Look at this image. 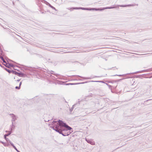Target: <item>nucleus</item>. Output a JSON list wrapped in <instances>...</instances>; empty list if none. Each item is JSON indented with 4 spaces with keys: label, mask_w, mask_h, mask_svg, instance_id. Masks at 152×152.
Returning <instances> with one entry per match:
<instances>
[{
    "label": "nucleus",
    "mask_w": 152,
    "mask_h": 152,
    "mask_svg": "<svg viewBox=\"0 0 152 152\" xmlns=\"http://www.w3.org/2000/svg\"><path fill=\"white\" fill-rule=\"evenodd\" d=\"M57 122H58V126L60 127V128L64 129L66 128L69 130H71L72 129V128L67 125L66 123H64L63 121L59 120L57 121H53L52 122V124L53 125L54 123H57Z\"/></svg>",
    "instance_id": "1"
},
{
    "label": "nucleus",
    "mask_w": 152,
    "mask_h": 152,
    "mask_svg": "<svg viewBox=\"0 0 152 152\" xmlns=\"http://www.w3.org/2000/svg\"><path fill=\"white\" fill-rule=\"evenodd\" d=\"M92 10H98L96 9V8H92Z\"/></svg>",
    "instance_id": "26"
},
{
    "label": "nucleus",
    "mask_w": 152,
    "mask_h": 152,
    "mask_svg": "<svg viewBox=\"0 0 152 152\" xmlns=\"http://www.w3.org/2000/svg\"><path fill=\"white\" fill-rule=\"evenodd\" d=\"M74 107H72L71 109H70V111L71 112L73 109Z\"/></svg>",
    "instance_id": "24"
},
{
    "label": "nucleus",
    "mask_w": 152,
    "mask_h": 152,
    "mask_svg": "<svg viewBox=\"0 0 152 152\" xmlns=\"http://www.w3.org/2000/svg\"><path fill=\"white\" fill-rule=\"evenodd\" d=\"M12 72L13 73L15 74V75H17L18 73V72H16L15 71H14V70H12Z\"/></svg>",
    "instance_id": "19"
},
{
    "label": "nucleus",
    "mask_w": 152,
    "mask_h": 152,
    "mask_svg": "<svg viewBox=\"0 0 152 152\" xmlns=\"http://www.w3.org/2000/svg\"><path fill=\"white\" fill-rule=\"evenodd\" d=\"M10 115L12 118L11 121L12 122V125L13 126V122L15 121L16 120V117L15 115L13 114H11Z\"/></svg>",
    "instance_id": "6"
},
{
    "label": "nucleus",
    "mask_w": 152,
    "mask_h": 152,
    "mask_svg": "<svg viewBox=\"0 0 152 152\" xmlns=\"http://www.w3.org/2000/svg\"><path fill=\"white\" fill-rule=\"evenodd\" d=\"M57 125H54L53 127H52V128L53 129L55 130L56 132L59 133V134L61 132V128H60L58 126V123H57Z\"/></svg>",
    "instance_id": "3"
},
{
    "label": "nucleus",
    "mask_w": 152,
    "mask_h": 152,
    "mask_svg": "<svg viewBox=\"0 0 152 152\" xmlns=\"http://www.w3.org/2000/svg\"><path fill=\"white\" fill-rule=\"evenodd\" d=\"M15 88L17 89H19L20 88V87L19 86L18 87L16 86L15 87Z\"/></svg>",
    "instance_id": "23"
},
{
    "label": "nucleus",
    "mask_w": 152,
    "mask_h": 152,
    "mask_svg": "<svg viewBox=\"0 0 152 152\" xmlns=\"http://www.w3.org/2000/svg\"><path fill=\"white\" fill-rule=\"evenodd\" d=\"M144 70H142V71H137V72H133L132 74H136L139 73H140L143 72H144Z\"/></svg>",
    "instance_id": "16"
},
{
    "label": "nucleus",
    "mask_w": 152,
    "mask_h": 152,
    "mask_svg": "<svg viewBox=\"0 0 152 152\" xmlns=\"http://www.w3.org/2000/svg\"><path fill=\"white\" fill-rule=\"evenodd\" d=\"M133 5L131 4H129L128 5H118L116 6H115L114 7H107L105 8V9H111L113 8H116L118 7H126L127 6H132Z\"/></svg>",
    "instance_id": "4"
},
{
    "label": "nucleus",
    "mask_w": 152,
    "mask_h": 152,
    "mask_svg": "<svg viewBox=\"0 0 152 152\" xmlns=\"http://www.w3.org/2000/svg\"><path fill=\"white\" fill-rule=\"evenodd\" d=\"M84 83H67V84H66V85H75V84H83Z\"/></svg>",
    "instance_id": "13"
},
{
    "label": "nucleus",
    "mask_w": 152,
    "mask_h": 152,
    "mask_svg": "<svg viewBox=\"0 0 152 152\" xmlns=\"http://www.w3.org/2000/svg\"><path fill=\"white\" fill-rule=\"evenodd\" d=\"M0 66L2 67H3V68H4V67H3V66H2L0 64Z\"/></svg>",
    "instance_id": "32"
},
{
    "label": "nucleus",
    "mask_w": 152,
    "mask_h": 152,
    "mask_svg": "<svg viewBox=\"0 0 152 152\" xmlns=\"http://www.w3.org/2000/svg\"><path fill=\"white\" fill-rule=\"evenodd\" d=\"M17 1H19V0H17Z\"/></svg>",
    "instance_id": "39"
},
{
    "label": "nucleus",
    "mask_w": 152,
    "mask_h": 152,
    "mask_svg": "<svg viewBox=\"0 0 152 152\" xmlns=\"http://www.w3.org/2000/svg\"><path fill=\"white\" fill-rule=\"evenodd\" d=\"M12 129V128H11V129H10L11 131H10L11 132Z\"/></svg>",
    "instance_id": "34"
},
{
    "label": "nucleus",
    "mask_w": 152,
    "mask_h": 152,
    "mask_svg": "<svg viewBox=\"0 0 152 152\" xmlns=\"http://www.w3.org/2000/svg\"><path fill=\"white\" fill-rule=\"evenodd\" d=\"M12 127L14 126V127H15V126H14L13 125V126H12V125L11 126V128L12 127Z\"/></svg>",
    "instance_id": "33"
},
{
    "label": "nucleus",
    "mask_w": 152,
    "mask_h": 152,
    "mask_svg": "<svg viewBox=\"0 0 152 152\" xmlns=\"http://www.w3.org/2000/svg\"><path fill=\"white\" fill-rule=\"evenodd\" d=\"M5 64H4V65L6 67H7L9 68H10V67H13L14 66L11 64H10L8 62L7 63L6 62V63H5Z\"/></svg>",
    "instance_id": "7"
},
{
    "label": "nucleus",
    "mask_w": 152,
    "mask_h": 152,
    "mask_svg": "<svg viewBox=\"0 0 152 152\" xmlns=\"http://www.w3.org/2000/svg\"><path fill=\"white\" fill-rule=\"evenodd\" d=\"M68 10H70V8H68Z\"/></svg>",
    "instance_id": "38"
},
{
    "label": "nucleus",
    "mask_w": 152,
    "mask_h": 152,
    "mask_svg": "<svg viewBox=\"0 0 152 152\" xmlns=\"http://www.w3.org/2000/svg\"><path fill=\"white\" fill-rule=\"evenodd\" d=\"M10 143L11 146H12L14 148L15 150L17 152H20L15 147V146L13 145V143L11 142V141H10Z\"/></svg>",
    "instance_id": "9"
},
{
    "label": "nucleus",
    "mask_w": 152,
    "mask_h": 152,
    "mask_svg": "<svg viewBox=\"0 0 152 152\" xmlns=\"http://www.w3.org/2000/svg\"><path fill=\"white\" fill-rule=\"evenodd\" d=\"M78 76L79 77H81L82 78H83L84 79H86V80H87V79H91V78H90V77H81L80 76Z\"/></svg>",
    "instance_id": "15"
},
{
    "label": "nucleus",
    "mask_w": 152,
    "mask_h": 152,
    "mask_svg": "<svg viewBox=\"0 0 152 152\" xmlns=\"http://www.w3.org/2000/svg\"><path fill=\"white\" fill-rule=\"evenodd\" d=\"M0 142H1V143H2V144H3V145H4V146H7V145H6V143H5V142H2V141H1Z\"/></svg>",
    "instance_id": "21"
},
{
    "label": "nucleus",
    "mask_w": 152,
    "mask_h": 152,
    "mask_svg": "<svg viewBox=\"0 0 152 152\" xmlns=\"http://www.w3.org/2000/svg\"><path fill=\"white\" fill-rule=\"evenodd\" d=\"M16 35H17V36H19V37H20V36L16 34Z\"/></svg>",
    "instance_id": "37"
},
{
    "label": "nucleus",
    "mask_w": 152,
    "mask_h": 152,
    "mask_svg": "<svg viewBox=\"0 0 152 152\" xmlns=\"http://www.w3.org/2000/svg\"><path fill=\"white\" fill-rule=\"evenodd\" d=\"M79 9H82V10H91V9H90V8H82V7H79Z\"/></svg>",
    "instance_id": "17"
},
{
    "label": "nucleus",
    "mask_w": 152,
    "mask_h": 152,
    "mask_svg": "<svg viewBox=\"0 0 152 152\" xmlns=\"http://www.w3.org/2000/svg\"><path fill=\"white\" fill-rule=\"evenodd\" d=\"M0 58L1 59V60L3 61V62L4 63H6V61L4 59V58L2 56H0Z\"/></svg>",
    "instance_id": "14"
},
{
    "label": "nucleus",
    "mask_w": 152,
    "mask_h": 152,
    "mask_svg": "<svg viewBox=\"0 0 152 152\" xmlns=\"http://www.w3.org/2000/svg\"><path fill=\"white\" fill-rule=\"evenodd\" d=\"M71 9H80L79 8H78L77 7H72V8H71Z\"/></svg>",
    "instance_id": "22"
},
{
    "label": "nucleus",
    "mask_w": 152,
    "mask_h": 152,
    "mask_svg": "<svg viewBox=\"0 0 152 152\" xmlns=\"http://www.w3.org/2000/svg\"><path fill=\"white\" fill-rule=\"evenodd\" d=\"M21 84H22V82H20V84H19V86L20 87V86H21Z\"/></svg>",
    "instance_id": "29"
},
{
    "label": "nucleus",
    "mask_w": 152,
    "mask_h": 152,
    "mask_svg": "<svg viewBox=\"0 0 152 152\" xmlns=\"http://www.w3.org/2000/svg\"><path fill=\"white\" fill-rule=\"evenodd\" d=\"M20 81V80H17V81H18V82H19Z\"/></svg>",
    "instance_id": "35"
},
{
    "label": "nucleus",
    "mask_w": 152,
    "mask_h": 152,
    "mask_svg": "<svg viewBox=\"0 0 152 152\" xmlns=\"http://www.w3.org/2000/svg\"><path fill=\"white\" fill-rule=\"evenodd\" d=\"M72 63H78V62L77 61H72Z\"/></svg>",
    "instance_id": "30"
},
{
    "label": "nucleus",
    "mask_w": 152,
    "mask_h": 152,
    "mask_svg": "<svg viewBox=\"0 0 152 152\" xmlns=\"http://www.w3.org/2000/svg\"><path fill=\"white\" fill-rule=\"evenodd\" d=\"M50 59H48V61H49V62H50V61H50Z\"/></svg>",
    "instance_id": "36"
},
{
    "label": "nucleus",
    "mask_w": 152,
    "mask_h": 152,
    "mask_svg": "<svg viewBox=\"0 0 152 152\" xmlns=\"http://www.w3.org/2000/svg\"><path fill=\"white\" fill-rule=\"evenodd\" d=\"M54 72L53 71H50V73L51 74H53L54 75H55V76H56L57 77L59 75L58 74H53V72Z\"/></svg>",
    "instance_id": "18"
},
{
    "label": "nucleus",
    "mask_w": 152,
    "mask_h": 152,
    "mask_svg": "<svg viewBox=\"0 0 152 152\" xmlns=\"http://www.w3.org/2000/svg\"><path fill=\"white\" fill-rule=\"evenodd\" d=\"M58 62L57 61H54L53 62V65L55 66H56L57 64H58Z\"/></svg>",
    "instance_id": "20"
},
{
    "label": "nucleus",
    "mask_w": 152,
    "mask_h": 152,
    "mask_svg": "<svg viewBox=\"0 0 152 152\" xmlns=\"http://www.w3.org/2000/svg\"><path fill=\"white\" fill-rule=\"evenodd\" d=\"M151 100V99H148V100H146L145 101H144V102L145 103V102H147L148 101H149V100Z\"/></svg>",
    "instance_id": "28"
},
{
    "label": "nucleus",
    "mask_w": 152,
    "mask_h": 152,
    "mask_svg": "<svg viewBox=\"0 0 152 152\" xmlns=\"http://www.w3.org/2000/svg\"><path fill=\"white\" fill-rule=\"evenodd\" d=\"M4 69L7 71L9 73H10L12 72V70H9L7 68L4 67Z\"/></svg>",
    "instance_id": "12"
},
{
    "label": "nucleus",
    "mask_w": 152,
    "mask_h": 152,
    "mask_svg": "<svg viewBox=\"0 0 152 152\" xmlns=\"http://www.w3.org/2000/svg\"><path fill=\"white\" fill-rule=\"evenodd\" d=\"M43 1L45 2V3L47 5H48V3H47L45 1H44L43 0Z\"/></svg>",
    "instance_id": "31"
},
{
    "label": "nucleus",
    "mask_w": 152,
    "mask_h": 152,
    "mask_svg": "<svg viewBox=\"0 0 152 152\" xmlns=\"http://www.w3.org/2000/svg\"><path fill=\"white\" fill-rule=\"evenodd\" d=\"M6 132H8V133L7 134H5L4 135V138L5 139V140L7 141H9V142L10 143V141L8 138H7V136H9V135H10L11 133L12 132L11 131H5Z\"/></svg>",
    "instance_id": "5"
},
{
    "label": "nucleus",
    "mask_w": 152,
    "mask_h": 152,
    "mask_svg": "<svg viewBox=\"0 0 152 152\" xmlns=\"http://www.w3.org/2000/svg\"><path fill=\"white\" fill-rule=\"evenodd\" d=\"M91 82H94L93 81H92ZM95 82H102L103 83V82L100 81H94Z\"/></svg>",
    "instance_id": "25"
},
{
    "label": "nucleus",
    "mask_w": 152,
    "mask_h": 152,
    "mask_svg": "<svg viewBox=\"0 0 152 152\" xmlns=\"http://www.w3.org/2000/svg\"><path fill=\"white\" fill-rule=\"evenodd\" d=\"M86 140L87 142L91 144L92 145H94L95 143L94 142H92L91 140L86 139Z\"/></svg>",
    "instance_id": "8"
},
{
    "label": "nucleus",
    "mask_w": 152,
    "mask_h": 152,
    "mask_svg": "<svg viewBox=\"0 0 152 152\" xmlns=\"http://www.w3.org/2000/svg\"><path fill=\"white\" fill-rule=\"evenodd\" d=\"M72 132V131H71V130H69L66 128L62 129L61 132L60 134H62L63 136H65L69 135Z\"/></svg>",
    "instance_id": "2"
},
{
    "label": "nucleus",
    "mask_w": 152,
    "mask_h": 152,
    "mask_svg": "<svg viewBox=\"0 0 152 152\" xmlns=\"http://www.w3.org/2000/svg\"><path fill=\"white\" fill-rule=\"evenodd\" d=\"M123 75H115L114 76L117 75V76H123Z\"/></svg>",
    "instance_id": "27"
},
{
    "label": "nucleus",
    "mask_w": 152,
    "mask_h": 152,
    "mask_svg": "<svg viewBox=\"0 0 152 152\" xmlns=\"http://www.w3.org/2000/svg\"><path fill=\"white\" fill-rule=\"evenodd\" d=\"M17 75L20 77H23L24 75V74L22 73L18 72Z\"/></svg>",
    "instance_id": "11"
},
{
    "label": "nucleus",
    "mask_w": 152,
    "mask_h": 152,
    "mask_svg": "<svg viewBox=\"0 0 152 152\" xmlns=\"http://www.w3.org/2000/svg\"><path fill=\"white\" fill-rule=\"evenodd\" d=\"M47 3H48V5L49 7H50L51 8H52L53 9V10H55L56 11H57V10H56V9L53 6H52L48 2H47V1H45Z\"/></svg>",
    "instance_id": "10"
}]
</instances>
